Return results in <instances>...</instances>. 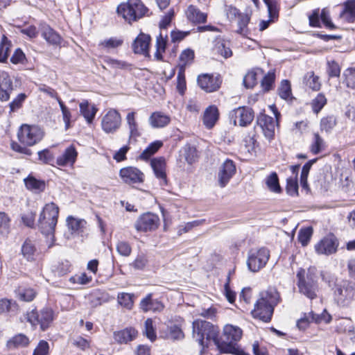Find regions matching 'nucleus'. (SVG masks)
<instances>
[{
    "label": "nucleus",
    "instance_id": "f257e3e1",
    "mask_svg": "<svg viewBox=\"0 0 355 355\" xmlns=\"http://www.w3.org/2000/svg\"><path fill=\"white\" fill-rule=\"evenodd\" d=\"M279 294L274 288L260 293V298L257 301L252 311L254 318L268 322L271 320L275 306L279 302Z\"/></svg>",
    "mask_w": 355,
    "mask_h": 355
},
{
    "label": "nucleus",
    "instance_id": "f03ea898",
    "mask_svg": "<svg viewBox=\"0 0 355 355\" xmlns=\"http://www.w3.org/2000/svg\"><path fill=\"white\" fill-rule=\"evenodd\" d=\"M59 207L54 202L46 203L42 209L38 219L39 228L46 236L49 248L53 245L54 232L58 223Z\"/></svg>",
    "mask_w": 355,
    "mask_h": 355
},
{
    "label": "nucleus",
    "instance_id": "7ed1b4c3",
    "mask_svg": "<svg viewBox=\"0 0 355 355\" xmlns=\"http://www.w3.org/2000/svg\"><path fill=\"white\" fill-rule=\"evenodd\" d=\"M218 327L209 322L201 320H196L193 322V337L200 347V355H202L211 340L215 345H218Z\"/></svg>",
    "mask_w": 355,
    "mask_h": 355
},
{
    "label": "nucleus",
    "instance_id": "20e7f679",
    "mask_svg": "<svg viewBox=\"0 0 355 355\" xmlns=\"http://www.w3.org/2000/svg\"><path fill=\"white\" fill-rule=\"evenodd\" d=\"M116 12L125 21L131 24L146 16L148 9L141 0H127L117 6Z\"/></svg>",
    "mask_w": 355,
    "mask_h": 355
},
{
    "label": "nucleus",
    "instance_id": "39448f33",
    "mask_svg": "<svg viewBox=\"0 0 355 355\" xmlns=\"http://www.w3.org/2000/svg\"><path fill=\"white\" fill-rule=\"evenodd\" d=\"M317 270L314 267H310L307 272L304 269H300L297 273V286L301 293L309 299L317 297Z\"/></svg>",
    "mask_w": 355,
    "mask_h": 355
},
{
    "label": "nucleus",
    "instance_id": "423d86ee",
    "mask_svg": "<svg viewBox=\"0 0 355 355\" xmlns=\"http://www.w3.org/2000/svg\"><path fill=\"white\" fill-rule=\"evenodd\" d=\"M44 137V130L36 125L22 124L17 132L19 142L26 146L38 144Z\"/></svg>",
    "mask_w": 355,
    "mask_h": 355
},
{
    "label": "nucleus",
    "instance_id": "0eeeda50",
    "mask_svg": "<svg viewBox=\"0 0 355 355\" xmlns=\"http://www.w3.org/2000/svg\"><path fill=\"white\" fill-rule=\"evenodd\" d=\"M25 318L33 327L40 325V329L45 331L54 320V312L49 307L43 308L40 312L32 309L26 312Z\"/></svg>",
    "mask_w": 355,
    "mask_h": 355
},
{
    "label": "nucleus",
    "instance_id": "6e6552de",
    "mask_svg": "<svg viewBox=\"0 0 355 355\" xmlns=\"http://www.w3.org/2000/svg\"><path fill=\"white\" fill-rule=\"evenodd\" d=\"M270 107L272 111L276 120H275L272 116H268L265 114H261L257 117V123L261 128L265 137L268 140H271L274 137L275 126L277 124V121L280 116V114L275 105L270 106Z\"/></svg>",
    "mask_w": 355,
    "mask_h": 355
},
{
    "label": "nucleus",
    "instance_id": "1a4fd4ad",
    "mask_svg": "<svg viewBox=\"0 0 355 355\" xmlns=\"http://www.w3.org/2000/svg\"><path fill=\"white\" fill-rule=\"evenodd\" d=\"M159 222V218L157 214L147 212L139 216L134 227L139 232H153L158 228Z\"/></svg>",
    "mask_w": 355,
    "mask_h": 355
},
{
    "label": "nucleus",
    "instance_id": "9d476101",
    "mask_svg": "<svg viewBox=\"0 0 355 355\" xmlns=\"http://www.w3.org/2000/svg\"><path fill=\"white\" fill-rule=\"evenodd\" d=\"M269 256V251L266 248L251 250L247 261L249 270L252 272L259 271L266 264Z\"/></svg>",
    "mask_w": 355,
    "mask_h": 355
},
{
    "label": "nucleus",
    "instance_id": "9b49d317",
    "mask_svg": "<svg viewBox=\"0 0 355 355\" xmlns=\"http://www.w3.org/2000/svg\"><path fill=\"white\" fill-rule=\"evenodd\" d=\"M334 297L338 304L345 306L355 297L354 287L347 281L338 284L336 285Z\"/></svg>",
    "mask_w": 355,
    "mask_h": 355
},
{
    "label": "nucleus",
    "instance_id": "f8f14e48",
    "mask_svg": "<svg viewBox=\"0 0 355 355\" xmlns=\"http://www.w3.org/2000/svg\"><path fill=\"white\" fill-rule=\"evenodd\" d=\"M121 125V114L114 109L109 110L102 117L101 128L106 133H114Z\"/></svg>",
    "mask_w": 355,
    "mask_h": 355
},
{
    "label": "nucleus",
    "instance_id": "ddd939ff",
    "mask_svg": "<svg viewBox=\"0 0 355 355\" xmlns=\"http://www.w3.org/2000/svg\"><path fill=\"white\" fill-rule=\"evenodd\" d=\"M230 118L235 125L245 127L253 121L254 112L250 107H239L230 112Z\"/></svg>",
    "mask_w": 355,
    "mask_h": 355
},
{
    "label": "nucleus",
    "instance_id": "4468645a",
    "mask_svg": "<svg viewBox=\"0 0 355 355\" xmlns=\"http://www.w3.org/2000/svg\"><path fill=\"white\" fill-rule=\"evenodd\" d=\"M119 176L125 183L128 184L141 183L144 179V173L139 169L133 166L121 168L119 171Z\"/></svg>",
    "mask_w": 355,
    "mask_h": 355
},
{
    "label": "nucleus",
    "instance_id": "2eb2a0df",
    "mask_svg": "<svg viewBox=\"0 0 355 355\" xmlns=\"http://www.w3.org/2000/svg\"><path fill=\"white\" fill-rule=\"evenodd\" d=\"M198 84L206 92H213L219 89L221 80L219 76L202 74L198 77Z\"/></svg>",
    "mask_w": 355,
    "mask_h": 355
},
{
    "label": "nucleus",
    "instance_id": "dca6fc26",
    "mask_svg": "<svg viewBox=\"0 0 355 355\" xmlns=\"http://www.w3.org/2000/svg\"><path fill=\"white\" fill-rule=\"evenodd\" d=\"M338 247V242L334 236H327L320 240L315 245V250L319 254L329 255L335 253Z\"/></svg>",
    "mask_w": 355,
    "mask_h": 355
},
{
    "label": "nucleus",
    "instance_id": "f3484780",
    "mask_svg": "<svg viewBox=\"0 0 355 355\" xmlns=\"http://www.w3.org/2000/svg\"><path fill=\"white\" fill-rule=\"evenodd\" d=\"M236 173V166L233 161L227 159L220 166L218 177L220 187H225Z\"/></svg>",
    "mask_w": 355,
    "mask_h": 355
},
{
    "label": "nucleus",
    "instance_id": "a211bd4d",
    "mask_svg": "<svg viewBox=\"0 0 355 355\" xmlns=\"http://www.w3.org/2000/svg\"><path fill=\"white\" fill-rule=\"evenodd\" d=\"M13 90L12 80L9 74L0 71V101H8Z\"/></svg>",
    "mask_w": 355,
    "mask_h": 355
},
{
    "label": "nucleus",
    "instance_id": "6ab92c4d",
    "mask_svg": "<svg viewBox=\"0 0 355 355\" xmlns=\"http://www.w3.org/2000/svg\"><path fill=\"white\" fill-rule=\"evenodd\" d=\"M150 37L149 35L141 33L134 40L132 49L135 53L149 55Z\"/></svg>",
    "mask_w": 355,
    "mask_h": 355
},
{
    "label": "nucleus",
    "instance_id": "aec40b11",
    "mask_svg": "<svg viewBox=\"0 0 355 355\" xmlns=\"http://www.w3.org/2000/svg\"><path fill=\"white\" fill-rule=\"evenodd\" d=\"M243 331L237 326L226 324L223 329L225 341L229 344L228 347L232 348V345L236 343L241 338Z\"/></svg>",
    "mask_w": 355,
    "mask_h": 355
},
{
    "label": "nucleus",
    "instance_id": "412c9836",
    "mask_svg": "<svg viewBox=\"0 0 355 355\" xmlns=\"http://www.w3.org/2000/svg\"><path fill=\"white\" fill-rule=\"evenodd\" d=\"M151 166L157 178L160 180L161 185L167 184L166 173V162L163 157L154 158L151 160Z\"/></svg>",
    "mask_w": 355,
    "mask_h": 355
},
{
    "label": "nucleus",
    "instance_id": "4be33fe9",
    "mask_svg": "<svg viewBox=\"0 0 355 355\" xmlns=\"http://www.w3.org/2000/svg\"><path fill=\"white\" fill-rule=\"evenodd\" d=\"M78 152L73 146L67 148L64 153L56 159V164L60 166H73L76 161Z\"/></svg>",
    "mask_w": 355,
    "mask_h": 355
},
{
    "label": "nucleus",
    "instance_id": "5701e85b",
    "mask_svg": "<svg viewBox=\"0 0 355 355\" xmlns=\"http://www.w3.org/2000/svg\"><path fill=\"white\" fill-rule=\"evenodd\" d=\"M42 37L50 44L58 45L61 42V37L48 24L43 23L40 25Z\"/></svg>",
    "mask_w": 355,
    "mask_h": 355
},
{
    "label": "nucleus",
    "instance_id": "b1692460",
    "mask_svg": "<svg viewBox=\"0 0 355 355\" xmlns=\"http://www.w3.org/2000/svg\"><path fill=\"white\" fill-rule=\"evenodd\" d=\"M219 118V112L216 106L210 105L206 108L202 117L203 125L207 129H211Z\"/></svg>",
    "mask_w": 355,
    "mask_h": 355
},
{
    "label": "nucleus",
    "instance_id": "393cba45",
    "mask_svg": "<svg viewBox=\"0 0 355 355\" xmlns=\"http://www.w3.org/2000/svg\"><path fill=\"white\" fill-rule=\"evenodd\" d=\"M138 331L135 328H126L114 333V339L118 343H127L137 336Z\"/></svg>",
    "mask_w": 355,
    "mask_h": 355
},
{
    "label": "nucleus",
    "instance_id": "a878e982",
    "mask_svg": "<svg viewBox=\"0 0 355 355\" xmlns=\"http://www.w3.org/2000/svg\"><path fill=\"white\" fill-rule=\"evenodd\" d=\"M67 225L71 234H82L86 228L87 221L84 219L69 216L66 220Z\"/></svg>",
    "mask_w": 355,
    "mask_h": 355
},
{
    "label": "nucleus",
    "instance_id": "bb28decb",
    "mask_svg": "<svg viewBox=\"0 0 355 355\" xmlns=\"http://www.w3.org/2000/svg\"><path fill=\"white\" fill-rule=\"evenodd\" d=\"M185 13L188 20L193 24L204 23L207 20V15L193 5L187 8Z\"/></svg>",
    "mask_w": 355,
    "mask_h": 355
},
{
    "label": "nucleus",
    "instance_id": "cd10ccee",
    "mask_svg": "<svg viewBox=\"0 0 355 355\" xmlns=\"http://www.w3.org/2000/svg\"><path fill=\"white\" fill-rule=\"evenodd\" d=\"M80 112L83 116L87 123L90 124L92 123L98 109L94 105H89L86 100L79 104Z\"/></svg>",
    "mask_w": 355,
    "mask_h": 355
},
{
    "label": "nucleus",
    "instance_id": "c85d7f7f",
    "mask_svg": "<svg viewBox=\"0 0 355 355\" xmlns=\"http://www.w3.org/2000/svg\"><path fill=\"white\" fill-rule=\"evenodd\" d=\"M343 10L340 12V17L347 22H355V0H349L344 3Z\"/></svg>",
    "mask_w": 355,
    "mask_h": 355
},
{
    "label": "nucleus",
    "instance_id": "c756f323",
    "mask_svg": "<svg viewBox=\"0 0 355 355\" xmlns=\"http://www.w3.org/2000/svg\"><path fill=\"white\" fill-rule=\"evenodd\" d=\"M170 121L168 116L159 112H153L149 117V123L155 128H164L169 123Z\"/></svg>",
    "mask_w": 355,
    "mask_h": 355
},
{
    "label": "nucleus",
    "instance_id": "7c9ffc66",
    "mask_svg": "<svg viewBox=\"0 0 355 355\" xmlns=\"http://www.w3.org/2000/svg\"><path fill=\"white\" fill-rule=\"evenodd\" d=\"M151 294H148L140 302L141 309L146 312L148 311H160L163 309L162 304L158 300H153L151 298Z\"/></svg>",
    "mask_w": 355,
    "mask_h": 355
},
{
    "label": "nucleus",
    "instance_id": "2f4dec72",
    "mask_svg": "<svg viewBox=\"0 0 355 355\" xmlns=\"http://www.w3.org/2000/svg\"><path fill=\"white\" fill-rule=\"evenodd\" d=\"M136 112L128 113L125 120L129 129V139L137 137L140 135L138 128V123L136 121Z\"/></svg>",
    "mask_w": 355,
    "mask_h": 355
},
{
    "label": "nucleus",
    "instance_id": "473e14b6",
    "mask_svg": "<svg viewBox=\"0 0 355 355\" xmlns=\"http://www.w3.org/2000/svg\"><path fill=\"white\" fill-rule=\"evenodd\" d=\"M29 338L23 334L14 336L7 342V347L9 349L25 347L29 344Z\"/></svg>",
    "mask_w": 355,
    "mask_h": 355
},
{
    "label": "nucleus",
    "instance_id": "72a5a7b5",
    "mask_svg": "<svg viewBox=\"0 0 355 355\" xmlns=\"http://www.w3.org/2000/svg\"><path fill=\"white\" fill-rule=\"evenodd\" d=\"M182 152L183 157L189 164H192L198 161L199 155L196 147L186 145L183 147Z\"/></svg>",
    "mask_w": 355,
    "mask_h": 355
},
{
    "label": "nucleus",
    "instance_id": "f704fd0d",
    "mask_svg": "<svg viewBox=\"0 0 355 355\" xmlns=\"http://www.w3.org/2000/svg\"><path fill=\"white\" fill-rule=\"evenodd\" d=\"M266 184L271 192L276 193L282 192V188L279 185L278 175L276 172H272L266 177Z\"/></svg>",
    "mask_w": 355,
    "mask_h": 355
},
{
    "label": "nucleus",
    "instance_id": "c9c22d12",
    "mask_svg": "<svg viewBox=\"0 0 355 355\" xmlns=\"http://www.w3.org/2000/svg\"><path fill=\"white\" fill-rule=\"evenodd\" d=\"M167 35L163 36L162 33L157 37L156 40V51L155 53V58L157 60H162L163 53L165 52L167 44Z\"/></svg>",
    "mask_w": 355,
    "mask_h": 355
},
{
    "label": "nucleus",
    "instance_id": "e433bc0d",
    "mask_svg": "<svg viewBox=\"0 0 355 355\" xmlns=\"http://www.w3.org/2000/svg\"><path fill=\"white\" fill-rule=\"evenodd\" d=\"M36 248L35 243L30 239H26L21 247V253L28 261H33L35 258Z\"/></svg>",
    "mask_w": 355,
    "mask_h": 355
},
{
    "label": "nucleus",
    "instance_id": "4c0bfd02",
    "mask_svg": "<svg viewBox=\"0 0 355 355\" xmlns=\"http://www.w3.org/2000/svg\"><path fill=\"white\" fill-rule=\"evenodd\" d=\"M194 51L190 49L184 50L180 55L179 69L182 67L185 70L187 65L191 64L194 60Z\"/></svg>",
    "mask_w": 355,
    "mask_h": 355
},
{
    "label": "nucleus",
    "instance_id": "58836bf2",
    "mask_svg": "<svg viewBox=\"0 0 355 355\" xmlns=\"http://www.w3.org/2000/svg\"><path fill=\"white\" fill-rule=\"evenodd\" d=\"M24 182L28 189L35 191V192L42 191L45 189V182L33 177H28L24 180Z\"/></svg>",
    "mask_w": 355,
    "mask_h": 355
},
{
    "label": "nucleus",
    "instance_id": "ea45409f",
    "mask_svg": "<svg viewBox=\"0 0 355 355\" xmlns=\"http://www.w3.org/2000/svg\"><path fill=\"white\" fill-rule=\"evenodd\" d=\"M343 84L347 87L355 89V67L346 69L343 73Z\"/></svg>",
    "mask_w": 355,
    "mask_h": 355
},
{
    "label": "nucleus",
    "instance_id": "a19ab883",
    "mask_svg": "<svg viewBox=\"0 0 355 355\" xmlns=\"http://www.w3.org/2000/svg\"><path fill=\"white\" fill-rule=\"evenodd\" d=\"M325 148V142L324 139L319 135L318 132L313 134V141L310 146L311 152L317 155L320 153Z\"/></svg>",
    "mask_w": 355,
    "mask_h": 355
},
{
    "label": "nucleus",
    "instance_id": "79ce46f5",
    "mask_svg": "<svg viewBox=\"0 0 355 355\" xmlns=\"http://www.w3.org/2000/svg\"><path fill=\"white\" fill-rule=\"evenodd\" d=\"M304 81L306 85L314 91H318L320 89L321 84L319 81V78L313 71L309 72L305 75Z\"/></svg>",
    "mask_w": 355,
    "mask_h": 355
},
{
    "label": "nucleus",
    "instance_id": "37998d69",
    "mask_svg": "<svg viewBox=\"0 0 355 355\" xmlns=\"http://www.w3.org/2000/svg\"><path fill=\"white\" fill-rule=\"evenodd\" d=\"M336 119L334 116H327L320 120V130L327 133H330L336 125Z\"/></svg>",
    "mask_w": 355,
    "mask_h": 355
},
{
    "label": "nucleus",
    "instance_id": "c03bdc74",
    "mask_svg": "<svg viewBox=\"0 0 355 355\" xmlns=\"http://www.w3.org/2000/svg\"><path fill=\"white\" fill-rule=\"evenodd\" d=\"M37 292L33 288L21 287L18 289V297L20 300L31 302L36 297Z\"/></svg>",
    "mask_w": 355,
    "mask_h": 355
},
{
    "label": "nucleus",
    "instance_id": "a18cd8bd",
    "mask_svg": "<svg viewBox=\"0 0 355 355\" xmlns=\"http://www.w3.org/2000/svg\"><path fill=\"white\" fill-rule=\"evenodd\" d=\"M162 146V142L156 141L151 143L140 155V158L144 160L149 159L154 155Z\"/></svg>",
    "mask_w": 355,
    "mask_h": 355
},
{
    "label": "nucleus",
    "instance_id": "49530a36",
    "mask_svg": "<svg viewBox=\"0 0 355 355\" xmlns=\"http://www.w3.org/2000/svg\"><path fill=\"white\" fill-rule=\"evenodd\" d=\"M144 334L148 338L151 342H153L157 338V334L155 332V327L153 325V321L150 318H148L144 322Z\"/></svg>",
    "mask_w": 355,
    "mask_h": 355
},
{
    "label": "nucleus",
    "instance_id": "de8ad7c7",
    "mask_svg": "<svg viewBox=\"0 0 355 355\" xmlns=\"http://www.w3.org/2000/svg\"><path fill=\"white\" fill-rule=\"evenodd\" d=\"M279 96L284 99L288 100L292 98L291 87L290 82L287 80H283L278 89Z\"/></svg>",
    "mask_w": 355,
    "mask_h": 355
},
{
    "label": "nucleus",
    "instance_id": "09e8293b",
    "mask_svg": "<svg viewBox=\"0 0 355 355\" xmlns=\"http://www.w3.org/2000/svg\"><path fill=\"white\" fill-rule=\"evenodd\" d=\"M312 234L313 228L311 227L302 228L299 231L297 239L302 245L306 246L309 243Z\"/></svg>",
    "mask_w": 355,
    "mask_h": 355
},
{
    "label": "nucleus",
    "instance_id": "8fccbe9b",
    "mask_svg": "<svg viewBox=\"0 0 355 355\" xmlns=\"http://www.w3.org/2000/svg\"><path fill=\"white\" fill-rule=\"evenodd\" d=\"M164 337L171 340H180L184 338V334L178 325L174 324L168 327V332Z\"/></svg>",
    "mask_w": 355,
    "mask_h": 355
},
{
    "label": "nucleus",
    "instance_id": "3c124183",
    "mask_svg": "<svg viewBox=\"0 0 355 355\" xmlns=\"http://www.w3.org/2000/svg\"><path fill=\"white\" fill-rule=\"evenodd\" d=\"M327 103V98L322 93H320L317 95V96L313 99L311 102V107L313 111L315 114H318L319 112L323 108V107Z\"/></svg>",
    "mask_w": 355,
    "mask_h": 355
},
{
    "label": "nucleus",
    "instance_id": "603ef678",
    "mask_svg": "<svg viewBox=\"0 0 355 355\" xmlns=\"http://www.w3.org/2000/svg\"><path fill=\"white\" fill-rule=\"evenodd\" d=\"M123 44V40L116 37H110L100 42L99 45L103 48L110 50L116 49Z\"/></svg>",
    "mask_w": 355,
    "mask_h": 355
},
{
    "label": "nucleus",
    "instance_id": "864d4df0",
    "mask_svg": "<svg viewBox=\"0 0 355 355\" xmlns=\"http://www.w3.org/2000/svg\"><path fill=\"white\" fill-rule=\"evenodd\" d=\"M185 71L183 69V67L180 68L178 71V76H177V89L178 92L183 95L186 88V79H185Z\"/></svg>",
    "mask_w": 355,
    "mask_h": 355
},
{
    "label": "nucleus",
    "instance_id": "5fc2aeb1",
    "mask_svg": "<svg viewBox=\"0 0 355 355\" xmlns=\"http://www.w3.org/2000/svg\"><path fill=\"white\" fill-rule=\"evenodd\" d=\"M132 295L127 293H121L118 295V302L123 306L130 309L133 305Z\"/></svg>",
    "mask_w": 355,
    "mask_h": 355
},
{
    "label": "nucleus",
    "instance_id": "6e6d98bb",
    "mask_svg": "<svg viewBox=\"0 0 355 355\" xmlns=\"http://www.w3.org/2000/svg\"><path fill=\"white\" fill-rule=\"evenodd\" d=\"M286 192L288 195L295 196L298 195L297 178H288L286 184Z\"/></svg>",
    "mask_w": 355,
    "mask_h": 355
},
{
    "label": "nucleus",
    "instance_id": "4d7b16f0",
    "mask_svg": "<svg viewBox=\"0 0 355 355\" xmlns=\"http://www.w3.org/2000/svg\"><path fill=\"white\" fill-rule=\"evenodd\" d=\"M117 252L123 257H129L132 252V248L128 242L120 241L116 245Z\"/></svg>",
    "mask_w": 355,
    "mask_h": 355
},
{
    "label": "nucleus",
    "instance_id": "13d9d810",
    "mask_svg": "<svg viewBox=\"0 0 355 355\" xmlns=\"http://www.w3.org/2000/svg\"><path fill=\"white\" fill-rule=\"evenodd\" d=\"M38 158L39 160L42 162L44 164L53 166L54 155L49 149H44L39 151Z\"/></svg>",
    "mask_w": 355,
    "mask_h": 355
},
{
    "label": "nucleus",
    "instance_id": "bf43d9fd",
    "mask_svg": "<svg viewBox=\"0 0 355 355\" xmlns=\"http://www.w3.org/2000/svg\"><path fill=\"white\" fill-rule=\"evenodd\" d=\"M104 62L109 67L114 69H126L129 66L126 62L115 60L111 58H106Z\"/></svg>",
    "mask_w": 355,
    "mask_h": 355
},
{
    "label": "nucleus",
    "instance_id": "052dcab7",
    "mask_svg": "<svg viewBox=\"0 0 355 355\" xmlns=\"http://www.w3.org/2000/svg\"><path fill=\"white\" fill-rule=\"evenodd\" d=\"M275 79V75L273 72H268L261 80V87L263 90L268 92L272 87Z\"/></svg>",
    "mask_w": 355,
    "mask_h": 355
},
{
    "label": "nucleus",
    "instance_id": "680f3d73",
    "mask_svg": "<svg viewBox=\"0 0 355 355\" xmlns=\"http://www.w3.org/2000/svg\"><path fill=\"white\" fill-rule=\"evenodd\" d=\"M216 49L218 53L225 58H228L232 56V52L229 46H227L224 41H218L216 44Z\"/></svg>",
    "mask_w": 355,
    "mask_h": 355
},
{
    "label": "nucleus",
    "instance_id": "e2e57ef3",
    "mask_svg": "<svg viewBox=\"0 0 355 355\" xmlns=\"http://www.w3.org/2000/svg\"><path fill=\"white\" fill-rule=\"evenodd\" d=\"M257 73L250 71L243 78V85L246 88H252L257 83Z\"/></svg>",
    "mask_w": 355,
    "mask_h": 355
},
{
    "label": "nucleus",
    "instance_id": "0e129e2a",
    "mask_svg": "<svg viewBox=\"0 0 355 355\" xmlns=\"http://www.w3.org/2000/svg\"><path fill=\"white\" fill-rule=\"evenodd\" d=\"M10 219L7 214L0 211V234H6L9 231Z\"/></svg>",
    "mask_w": 355,
    "mask_h": 355
},
{
    "label": "nucleus",
    "instance_id": "69168bd1",
    "mask_svg": "<svg viewBox=\"0 0 355 355\" xmlns=\"http://www.w3.org/2000/svg\"><path fill=\"white\" fill-rule=\"evenodd\" d=\"M264 3L266 4L268 11V15L270 20H274L278 17V8L277 6V3L275 1L272 0H263Z\"/></svg>",
    "mask_w": 355,
    "mask_h": 355
},
{
    "label": "nucleus",
    "instance_id": "338daca9",
    "mask_svg": "<svg viewBox=\"0 0 355 355\" xmlns=\"http://www.w3.org/2000/svg\"><path fill=\"white\" fill-rule=\"evenodd\" d=\"M26 98V95L24 93H21L17 96L15 98L13 99L12 102L10 103L9 107L10 112H15L18 109H19L22 103L24 102Z\"/></svg>",
    "mask_w": 355,
    "mask_h": 355
},
{
    "label": "nucleus",
    "instance_id": "774afa93",
    "mask_svg": "<svg viewBox=\"0 0 355 355\" xmlns=\"http://www.w3.org/2000/svg\"><path fill=\"white\" fill-rule=\"evenodd\" d=\"M49 345L46 340H40L34 349L33 355H47L49 352Z\"/></svg>",
    "mask_w": 355,
    "mask_h": 355
}]
</instances>
